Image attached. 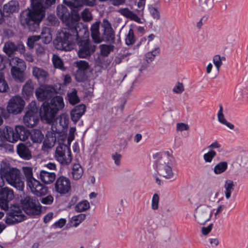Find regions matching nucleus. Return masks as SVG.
<instances>
[{
  "mask_svg": "<svg viewBox=\"0 0 248 248\" xmlns=\"http://www.w3.org/2000/svg\"><path fill=\"white\" fill-rule=\"evenodd\" d=\"M76 21L73 26H69L67 31H62L54 44L57 49L70 51L74 48L75 41L78 38H89V32L87 27Z\"/></svg>",
  "mask_w": 248,
  "mask_h": 248,
  "instance_id": "nucleus-1",
  "label": "nucleus"
},
{
  "mask_svg": "<svg viewBox=\"0 0 248 248\" xmlns=\"http://www.w3.org/2000/svg\"><path fill=\"white\" fill-rule=\"evenodd\" d=\"M31 9L23 11L20 15V22L24 28L31 31H35L45 14L43 0H31Z\"/></svg>",
  "mask_w": 248,
  "mask_h": 248,
  "instance_id": "nucleus-2",
  "label": "nucleus"
},
{
  "mask_svg": "<svg viewBox=\"0 0 248 248\" xmlns=\"http://www.w3.org/2000/svg\"><path fill=\"white\" fill-rule=\"evenodd\" d=\"M157 173L166 179H174L173 169L174 158L169 152L157 153L154 155Z\"/></svg>",
  "mask_w": 248,
  "mask_h": 248,
  "instance_id": "nucleus-3",
  "label": "nucleus"
},
{
  "mask_svg": "<svg viewBox=\"0 0 248 248\" xmlns=\"http://www.w3.org/2000/svg\"><path fill=\"white\" fill-rule=\"evenodd\" d=\"M0 177L17 190H23L24 183L20 170L16 168L12 167L6 160H3L0 163Z\"/></svg>",
  "mask_w": 248,
  "mask_h": 248,
  "instance_id": "nucleus-4",
  "label": "nucleus"
},
{
  "mask_svg": "<svg viewBox=\"0 0 248 248\" xmlns=\"http://www.w3.org/2000/svg\"><path fill=\"white\" fill-rule=\"evenodd\" d=\"M64 107L63 99L61 96L53 97L50 103H43L40 110V116L42 120L46 123L51 124L59 111Z\"/></svg>",
  "mask_w": 248,
  "mask_h": 248,
  "instance_id": "nucleus-5",
  "label": "nucleus"
},
{
  "mask_svg": "<svg viewBox=\"0 0 248 248\" xmlns=\"http://www.w3.org/2000/svg\"><path fill=\"white\" fill-rule=\"evenodd\" d=\"M24 106L25 101L19 95L14 96L9 100L6 110L1 109V114L5 119L8 118L10 114H18L22 111Z\"/></svg>",
  "mask_w": 248,
  "mask_h": 248,
  "instance_id": "nucleus-6",
  "label": "nucleus"
},
{
  "mask_svg": "<svg viewBox=\"0 0 248 248\" xmlns=\"http://www.w3.org/2000/svg\"><path fill=\"white\" fill-rule=\"evenodd\" d=\"M10 65L11 66V73L13 78L16 81L23 82L25 79V62L22 59L15 57L10 59Z\"/></svg>",
  "mask_w": 248,
  "mask_h": 248,
  "instance_id": "nucleus-7",
  "label": "nucleus"
},
{
  "mask_svg": "<svg viewBox=\"0 0 248 248\" xmlns=\"http://www.w3.org/2000/svg\"><path fill=\"white\" fill-rule=\"evenodd\" d=\"M56 14L67 27L74 26L76 21H79L80 18L78 13H70L67 7L62 4L57 6Z\"/></svg>",
  "mask_w": 248,
  "mask_h": 248,
  "instance_id": "nucleus-8",
  "label": "nucleus"
},
{
  "mask_svg": "<svg viewBox=\"0 0 248 248\" xmlns=\"http://www.w3.org/2000/svg\"><path fill=\"white\" fill-rule=\"evenodd\" d=\"M5 211H7L5 217V223L9 225L21 222L26 219V216L19 205H13Z\"/></svg>",
  "mask_w": 248,
  "mask_h": 248,
  "instance_id": "nucleus-9",
  "label": "nucleus"
},
{
  "mask_svg": "<svg viewBox=\"0 0 248 248\" xmlns=\"http://www.w3.org/2000/svg\"><path fill=\"white\" fill-rule=\"evenodd\" d=\"M22 209L27 214L39 215L41 213V208L38 201L36 198L26 196L21 200Z\"/></svg>",
  "mask_w": 248,
  "mask_h": 248,
  "instance_id": "nucleus-10",
  "label": "nucleus"
},
{
  "mask_svg": "<svg viewBox=\"0 0 248 248\" xmlns=\"http://www.w3.org/2000/svg\"><path fill=\"white\" fill-rule=\"evenodd\" d=\"M212 216V211L210 206L201 204L195 209L194 218L195 221L201 225L209 221Z\"/></svg>",
  "mask_w": 248,
  "mask_h": 248,
  "instance_id": "nucleus-11",
  "label": "nucleus"
},
{
  "mask_svg": "<svg viewBox=\"0 0 248 248\" xmlns=\"http://www.w3.org/2000/svg\"><path fill=\"white\" fill-rule=\"evenodd\" d=\"M55 157L63 165L69 164L72 161V155L70 148L66 144L60 143L56 149Z\"/></svg>",
  "mask_w": 248,
  "mask_h": 248,
  "instance_id": "nucleus-12",
  "label": "nucleus"
},
{
  "mask_svg": "<svg viewBox=\"0 0 248 248\" xmlns=\"http://www.w3.org/2000/svg\"><path fill=\"white\" fill-rule=\"evenodd\" d=\"M78 44L79 58H86L90 56L95 50V46L92 44L89 38H83L79 40Z\"/></svg>",
  "mask_w": 248,
  "mask_h": 248,
  "instance_id": "nucleus-13",
  "label": "nucleus"
},
{
  "mask_svg": "<svg viewBox=\"0 0 248 248\" xmlns=\"http://www.w3.org/2000/svg\"><path fill=\"white\" fill-rule=\"evenodd\" d=\"M55 93V89L50 85H41L35 90V95L40 101H46L49 100Z\"/></svg>",
  "mask_w": 248,
  "mask_h": 248,
  "instance_id": "nucleus-14",
  "label": "nucleus"
},
{
  "mask_svg": "<svg viewBox=\"0 0 248 248\" xmlns=\"http://www.w3.org/2000/svg\"><path fill=\"white\" fill-rule=\"evenodd\" d=\"M71 189L70 179L63 176L58 177L54 183V190L60 195H65L69 193Z\"/></svg>",
  "mask_w": 248,
  "mask_h": 248,
  "instance_id": "nucleus-15",
  "label": "nucleus"
},
{
  "mask_svg": "<svg viewBox=\"0 0 248 248\" xmlns=\"http://www.w3.org/2000/svg\"><path fill=\"white\" fill-rule=\"evenodd\" d=\"M14 198L13 190L5 187L0 190V207L1 209L6 210L8 208L9 202Z\"/></svg>",
  "mask_w": 248,
  "mask_h": 248,
  "instance_id": "nucleus-16",
  "label": "nucleus"
},
{
  "mask_svg": "<svg viewBox=\"0 0 248 248\" xmlns=\"http://www.w3.org/2000/svg\"><path fill=\"white\" fill-rule=\"evenodd\" d=\"M39 122L36 108L33 107L28 109L23 117V122L25 125L29 127H33L36 125Z\"/></svg>",
  "mask_w": 248,
  "mask_h": 248,
  "instance_id": "nucleus-17",
  "label": "nucleus"
},
{
  "mask_svg": "<svg viewBox=\"0 0 248 248\" xmlns=\"http://www.w3.org/2000/svg\"><path fill=\"white\" fill-rule=\"evenodd\" d=\"M31 192L37 196L45 195L47 193V188L42 184L38 180L34 179L27 183Z\"/></svg>",
  "mask_w": 248,
  "mask_h": 248,
  "instance_id": "nucleus-18",
  "label": "nucleus"
},
{
  "mask_svg": "<svg viewBox=\"0 0 248 248\" xmlns=\"http://www.w3.org/2000/svg\"><path fill=\"white\" fill-rule=\"evenodd\" d=\"M2 50L7 55L10 57L16 51L20 53H24L25 47L22 44L16 45L12 42L7 41L4 43Z\"/></svg>",
  "mask_w": 248,
  "mask_h": 248,
  "instance_id": "nucleus-19",
  "label": "nucleus"
},
{
  "mask_svg": "<svg viewBox=\"0 0 248 248\" xmlns=\"http://www.w3.org/2000/svg\"><path fill=\"white\" fill-rule=\"evenodd\" d=\"M101 26L103 28V35L106 41L110 43H114L115 34L110 22L107 19H104Z\"/></svg>",
  "mask_w": 248,
  "mask_h": 248,
  "instance_id": "nucleus-20",
  "label": "nucleus"
},
{
  "mask_svg": "<svg viewBox=\"0 0 248 248\" xmlns=\"http://www.w3.org/2000/svg\"><path fill=\"white\" fill-rule=\"evenodd\" d=\"M31 146L30 143H21L16 147V152L19 156L25 160H29L32 158L31 152L29 149Z\"/></svg>",
  "mask_w": 248,
  "mask_h": 248,
  "instance_id": "nucleus-21",
  "label": "nucleus"
},
{
  "mask_svg": "<svg viewBox=\"0 0 248 248\" xmlns=\"http://www.w3.org/2000/svg\"><path fill=\"white\" fill-rule=\"evenodd\" d=\"M86 111V106L83 104H80L75 107L72 109L70 112L72 120L77 123Z\"/></svg>",
  "mask_w": 248,
  "mask_h": 248,
  "instance_id": "nucleus-22",
  "label": "nucleus"
},
{
  "mask_svg": "<svg viewBox=\"0 0 248 248\" xmlns=\"http://www.w3.org/2000/svg\"><path fill=\"white\" fill-rule=\"evenodd\" d=\"M38 178L44 183L49 185L55 180L56 174L54 172H49L46 170H41L38 175Z\"/></svg>",
  "mask_w": 248,
  "mask_h": 248,
  "instance_id": "nucleus-23",
  "label": "nucleus"
},
{
  "mask_svg": "<svg viewBox=\"0 0 248 248\" xmlns=\"http://www.w3.org/2000/svg\"><path fill=\"white\" fill-rule=\"evenodd\" d=\"M32 74L38 81L44 82L49 77V74L46 70L37 66L32 67Z\"/></svg>",
  "mask_w": 248,
  "mask_h": 248,
  "instance_id": "nucleus-24",
  "label": "nucleus"
},
{
  "mask_svg": "<svg viewBox=\"0 0 248 248\" xmlns=\"http://www.w3.org/2000/svg\"><path fill=\"white\" fill-rule=\"evenodd\" d=\"M19 9L18 2L16 0H13L3 6V14L5 16H9L14 13L17 12Z\"/></svg>",
  "mask_w": 248,
  "mask_h": 248,
  "instance_id": "nucleus-25",
  "label": "nucleus"
},
{
  "mask_svg": "<svg viewBox=\"0 0 248 248\" xmlns=\"http://www.w3.org/2000/svg\"><path fill=\"white\" fill-rule=\"evenodd\" d=\"M53 131H56L57 128L54 130L52 127ZM56 134L54 132H48L46 135V138L43 142V147L46 149H50L52 148L56 142Z\"/></svg>",
  "mask_w": 248,
  "mask_h": 248,
  "instance_id": "nucleus-26",
  "label": "nucleus"
},
{
  "mask_svg": "<svg viewBox=\"0 0 248 248\" xmlns=\"http://www.w3.org/2000/svg\"><path fill=\"white\" fill-rule=\"evenodd\" d=\"M100 23L99 21H96L92 25L91 28L92 38L96 43H100L103 40L99 32Z\"/></svg>",
  "mask_w": 248,
  "mask_h": 248,
  "instance_id": "nucleus-27",
  "label": "nucleus"
},
{
  "mask_svg": "<svg viewBox=\"0 0 248 248\" xmlns=\"http://www.w3.org/2000/svg\"><path fill=\"white\" fill-rule=\"evenodd\" d=\"M4 130V141H8L10 142H15L17 141V137L16 135L15 129L10 126H5L3 129Z\"/></svg>",
  "mask_w": 248,
  "mask_h": 248,
  "instance_id": "nucleus-28",
  "label": "nucleus"
},
{
  "mask_svg": "<svg viewBox=\"0 0 248 248\" xmlns=\"http://www.w3.org/2000/svg\"><path fill=\"white\" fill-rule=\"evenodd\" d=\"M119 13L130 20L135 21L139 23H141V19L133 12L130 10L128 8H121L119 10Z\"/></svg>",
  "mask_w": 248,
  "mask_h": 248,
  "instance_id": "nucleus-29",
  "label": "nucleus"
},
{
  "mask_svg": "<svg viewBox=\"0 0 248 248\" xmlns=\"http://www.w3.org/2000/svg\"><path fill=\"white\" fill-rule=\"evenodd\" d=\"M15 131L17 137V140H25L30 135L29 130L22 125H17L15 127Z\"/></svg>",
  "mask_w": 248,
  "mask_h": 248,
  "instance_id": "nucleus-30",
  "label": "nucleus"
},
{
  "mask_svg": "<svg viewBox=\"0 0 248 248\" xmlns=\"http://www.w3.org/2000/svg\"><path fill=\"white\" fill-rule=\"evenodd\" d=\"M224 193L225 197L227 200H229L231 197L232 192L234 191L235 188L234 182L228 179L225 181L224 184Z\"/></svg>",
  "mask_w": 248,
  "mask_h": 248,
  "instance_id": "nucleus-31",
  "label": "nucleus"
},
{
  "mask_svg": "<svg viewBox=\"0 0 248 248\" xmlns=\"http://www.w3.org/2000/svg\"><path fill=\"white\" fill-rule=\"evenodd\" d=\"M217 116L218 121L220 123L225 125L231 129H233L234 128V125L231 123L227 122L225 118L224 115L223 113V107L221 105H219V109L218 111Z\"/></svg>",
  "mask_w": 248,
  "mask_h": 248,
  "instance_id": "nucleus-32",
  "label": "nucleus"
},
{
  "mask_svg": "<svg viewBox=\"0 0 248 248\" xmlns=\"http://www.w3.org/2000/svg\"><path fill=\"white\" fill-rule=\"evenodd\" d=\"M83 170L79 164H74L73 165L72 174L74 180H78L82 176Z\"/></svg>",
  "mask_w": 248,
  "mask_h": 248,
  "instance_id": "nucleus-33",
  "label": "nucleus"
},
{
  "mask_svg": "<svg viewBox=\"0 0 248 248\" xmlns=\"http://www.w3.org/2000/svg\"><path fill=\"white\" fill-rule=\"evenodd\" d=\"M33 89L34 86L32 81L31 79H29L22 88L23 94L26 95L27 97H29L32 94Z\"/></svg>",
  "mask_w": 248,
  "mask_h": 248,
  "instance_id": "nucleus-34",
  "label": "nucleus"
},
{
  "mask_svg": "<svg viewBox=\"0 0 248 248\" xmlns=\"http://www.w3.org/2000/svg\"><path fill=\"white\" fill-rule=\"evenodd\" d=\"M160 52L159 47L156 46L153 50L147 52L145 54V58L146 61L148 63H150L154 60L155 57L158 56Z\"/></svg>",
  "mask_w": 248,
  "mask_h": 248,
  "instance_id": "nucleus-35",
  "label": "nucleus"
},
{
  "mask_svg": "<svg viewBox=\"0 0 248 248\" xmlns=\"http://www.w3.org/2000/svg\"><path fill=\"white\" fill-rule=\"evenodd\" d=\"M32 141L33 142L41 143L44 139V134L39 129H34L30 134Z\"/></svg>",
  "mask_w": 248,
  "mask_h": 248,
  "instance_id": "nucleus-36",
  "label": "nucleus"
},
{
  "mask_svg": "<svg viewBox=\"0 0 248 248\" xmlns=\"http://www.w3.org/2000/svg\"><path fill=\"white\" fill-rule=\"evenodd\" d=\"M67 98L69 103L71 105H75L80 101L77 95V91L75 89H72L71 92H68Z\"/></svg>",
  "mask_w": 248,
  "mask_h": 248,
  "instance_id": "nucleus-37",
  "label": "nucleus"
},
{
  "mask_svg": "<svg viewBox=\"0 0 248 248\" xmlns=\"http://www.w3.org/2000/svg\"><path fill=\"white\" fill-rule=\"evenodd\" d=\"M40 39L46 44L49 43L52 40V35L48 28L44 29L41 33Z\"/></svg>",
  "mask_w": 248,
  "mask_h": 248,
  "instance_id": "nucleus-38",
  "label": "nucleus"
},
{
  "mask_svg": "<svg viewBox=\"0 0 248 248\" xmlns=\"http://www.w3.org/2000/svg\"><path fill=\"white\" fill-rule=\"evenodd\" d=\"M114 46L111 45L102 44L99 46L100 54L104 57H107L113 51Z\"/></svg>",
  "mask_w": 248,
  "mask_h": 248,
  "instance_id": "nucleus-39",
  "label": "nucleus"
},
{
  "mask_svg": "<svg viewBox=\"0 0 248 248\" xmlns=\"http://www.w3.org/2000/svg\"><path fill=\"white\" fill-rule=\"evenodd\" d=\"M22 170L27 183L35 179L33 176L32 168L31 167L27 166L23 167Z\"/></svg>",
  "mask_w": 248,
  "mask_h": 248,
  "instance_id": "nucleus-40",
  "label": "nucleus"
},
{
  "mask_svg": "<svg viewBox=\"0 0 248 248\" xmlns=\"http://www.w3.org/2000/svg\"><path fill=\"white\" fill-rule=\"evenodd\" d=\"M90 207L89 202L86 201H82L79 202L75 207V210L77 212L85 211Z\"/></svg>",
  "mask_w": 248,
  "mask_h": 248,
  "instance_id": "nucleus-41",
  "label": "nucleus"
},
{
  "mask_svg": "<svg viewBox=\"0 0 248 248\" xmlns=\"http://www.w3.org/2000/svg\"><path fill=\"white\" fill-rule=\"evenodd\" d=\"M52 62L54 66L56 68H59L62 71H65V68L63 65V62L60 57L57 55L54 54L52 57Z\"/></svg>",
  "mask_w": 248,
  "mask_h": 248,
  "instance_id": "nucleus-42",
  "label": "nucleus"
},
{
  "mask_svg": "<svg viewBox=\"0 0 248 248\" xmlns=\"http://www.w3.org/2000/svg\"><path fill=\"white\" fill-rule=\"evenodd\" d=\"M228 167V164L226 162H221L217 164L214 169L215 173L220 174L225 171Z\"/></svg>",
  "mask_w": 248,
  "mask_h": 248,
  "instance_id": "nucleus-43",
  "label": "nucleus"
},
{
  "mask_svg": "<svg viewBox=\"0 0 248 248\" xmlns=\"http://www.w3.org/2000/svg\"><path fill=\"white\" fill-rule=\"evenodd\" d=\"M136 39L134 34V31L133 29H130L126 35L125 39V44L128 45H132L135 42Z\"/></svg>",
  "mask_w": 248,
  "mask_h": 248,
  "instance_id": "nucleus-44",
  "label": "nucleus"
},
{
  "mask_svg": "<svg viewBox=\"0 0 248 248\" xmlns=\"http://www.w3.org/2000/svg\"><path fill=\"white\" fill-rule=\"evenodd\" d=\"M85 214H80L72 217V220L74 222V226L77 227L81 222L86 218Z\"/></svg>",
  "mask_w": 248,
  "mask_h": 248,
  "instance_id": "nucleus-45",
  "label": "nucleus"
},
{
  "mask_svg": "<svg viewBox=\"0 0 248 248\" xmlns=\"http://www.w3.org/2000/svg\"><path fill=\"white\" fill-rule=\"evenodd\" d=\"M217 153L213 150H210L203 155V159L206 163H211L213 159L216 156Z\"/></svg>",
  "mask_w": 248,
  "mask_h": 248,
  "instance_id": "nucleus-46",
  "label": "nucleus"
},
{
  "mask_svg": "<svg viewBox=\"0 0 248 248\" xmlns=\"http://www.w3.org/2000/svg\"><path fill=\"white\" fill-rule=\"evenodd\" d=\"M82 20L85 22H90L93 19L92 15L88 8L85 9L81 13Z\"/></svg>",
  "mask_w": 248,
  "mask_h": 248,
  "instance_id": "nucleus-47",
  "label": "nucleus"
},
{
  "mask_svg": "<svg viewBox=\"0 0 248 248\" xmlns=\"http://www.w3.org/2000/svg\"><path fill=\"white\" fill-rule=\"evenodd\" d=\"M8 88V86L5 80L4 74L0 73V92H5Z\"/></svg>",
  "mask_w": 248,
  "mask_h": 248,
  "instance_id": "nucleus-48",
  "label": "nucleus"
},
{
  "mask_svg": "<svg viewBox=\"0 0 248 248\" xmlns=\"http://www.w3.org/2000/svg\"><path fill=\"white\" fill-rule=\"evenodd\" d=\"M75 78L78 82H82L87 79V76L85 71L77 70L75 74Z\"/></svg>",
  "mask_w": 248,
  "mask_h": 248,
  "instance_id": "nucleus-49",
  "label": "nucleus"
},
{
  "mask_svg": "<svg viewBox=\"0 0 248 248\" xmlns=\"http://www.w3.org/2000/svg\"><path fill=\"white\" fill-rule=\"evenodd\" d=\"M213 62L215 64L217 73L219 72L220 68L222 65V62H221V56L219 55H216L213 57Z\"/></svg>",
  "mask_w": 248,
  "mask_h": 248,
  "instance_id": "nucleus-50",
  "label": "nucleus"
},
{
  "mask_svg": "<svg viewBox=\"0 0 248 248\" xmlns=\"http://www.w3.org/2000/svg\"><path fill=\"white\" fill-rule=\"evenodd\" d=\"M68 123L69 118L67 115L62 114L60 116L59 124L62 128H65L67 127Z\"/></svg>",
  "mask_w": 248,
  "mask_h": 248,
  "instance_id": "nucleus-51",
  "label": "nucleus"
},
{
  "mask_svg": "<svg viewBox=\"0 0 248 248\" xmlns=\"http://www.w3.org/2000/svg\"><path fill=\"white\" fill-rule=\"evenodd\" d=\"M64 2L65 4L71 8H77L81 7L80 0H64Z\"/></svg>",
  "mask_w": 248,
  "mask_h": 248,
  "instance_id": "nucleus-52",
  "label": "nucleus"
},
{
  "mask_svg": "<svg viewBox=\"0 0 248 248\" xmlns=\"http://www.w3.org/2000/svg\"><path fill=\"white\" fill-rule=\"evenodd\" d=\"M40 39V36L38 35H34L32 36L31 37H29L27 41L28 46L31 48H32L34 47V43L39 40Z\"/></svg>",
  "mask_w": 248,
  "mask_h": 248,
  "instance_id": "nucleus-53",
  "label": "nucleus"
},
{
  "mask_svg": "<svg viewBox=\"0 0 248 248\" xmlns=\"http://www.w3.org/2000/svg\"><path fill=\"white\" fill-rule=\"evenodd\" d=\"M77 66L78 68V70L85 71L89 67L88 63L85 61H79L77 62Z\"/></svg>",
  "mask_w": 248,
  "mask_h": 248,
  "instance_id": "nucleus-54",
  "label": "nucleus"
},
{
  "mask_svg": "<svg viewBox=\"0 0 248 248\" xmlns=\"http://www.w3.org/2000/svg\"><path fill=\"white\" fill-rule=\"evenodd\" d=\"M159 198L157 194H154L152 200V208L153 210H156L158 208Z\"/></svg>",
  "mask_w": 248,
  "mask_h": 248,
  "instance_id": "nucleus-55",
  "label": "nucleus"
},
{
  "mask_svg": "<svg viewBox=\"0 0 248 248\" xmlns=\"http://www.w3.org/2000/svg\"><path fill=\"white\" fill-rule=\"evenodd\" d=\"M47 20L49 23L53 26H58L59 21L54 15H50L47 16Z\"/></svg>",
  "mask_w": 248,
  "mask_h": 248,
  "instance_id": "nucleus-56",
  "label": "nucleus"
},
{
  "mask_svg": "<svg viewBox=\"0 0 248 248\" xmlns=\"http://www.w3.org/2000/svg\"><path fill=\"white\" fill-rule=\"evenodd\" d=\"M149 11L154 18L159 19L160 17L159 13L158 10L152 6H149Z\"/></svg>",
  "mask_w": 248,
  "mask_h": 248,
  "instance_id": "nucleus-57",
  "label": "nucleus"
},
{
  "mask_svg": "<svg viewBox=\"0 0 248 248\" xmlns=\"http://www.w3.org/2000/svg\"><path fill=\"white\" fill-rule=\"evenodd\" d=\"M184 91V86L182 83L177 82L173 89V91L176 93H181Z\"/></svg>",
  "mask_w": 248,
  "mask_h": 248,
  "instance_id": "nucleus-58",
  "label": "nucleus"
},
{
  "mask_svg": "<svg viewBox=\"0 0 248 248\" xmlns=\"http://www.w3.org/2000/svg\"><path fill=\"white\" fill-rule=\"evenodd\" d=\"M54 201L53 197L50 195L40 199L41 202L44 204H50Z\"/></svg>",
  "mask_w": 248,
  "mask_h": 248,
  "instance_id": "nucleus-59",
  "label": "nucleus"
},
{
  "mask_svg": "<svg viewBox=\"0 0 248 248\" xmlns=\"http://www.w3.org/2000/svg\"><path fill=\"white\" fill-rule=\"evenodd\" d=\"M189 128V125L187 124L183 123H178L176 126V130L179 131H183L184 130H187Z\"/></svg>",
  "mask_w": 248,
  "mask_h": 248,
  "instance_id": "nucleus-60",
  "label": "nucleus"
},
{
  "mask_svg": "<svg viewBox=\"0 0 248 248\" xmlns=\"http://www.w3.org/2000/svg\"><path fill=\"white\" fill-rule=\"evenodd\" d=\"M112 157L114 161V163L116 165H120L121 163V159L122 158V155L121 154H118L117 153H115L113 154L112 155Z\"/></svg>",
  "mask_w": 248,
  "mask_h": 248,
  "instance_id": "nucleus-61",
  "label": "nucleus"
},
{
  "mask_svg": "<svg viewBox=\"0 0 248 248\" xmlns=\"http://www.w3.org/2000/svg\"><path fill=\"white\" fill-rule=\"evenodd\" d=\"M7 63L6 57L0 54V71L3 70L6 67V64Z\"/></svg>",
  "mask_w": 248,
  "mask_h": 248,
  "instance_id": "nucleus-62",
  "label": "nucleus"
},
{
  "mask_svg": "<svg viewBox=\"0 0 248 248\" xmlns=\"http://www.w3.org/2000/svg\"><path fill=\"white\" fill-rule=\"evenodd\" d=\"M66 222V220L65 219H64V218H61L58 221L56 222L53 224V227L55 228H61L63 226H64V225L65 224Z\"/></svg>",
  "mask_w": 248,
  "mask_h": 248,
  "instance_id": "nucleus-63",
  "label": "nucleus"
},
{
  "mask_svg": "<svg viewBox=\"0 0 248 248\" xmlns=\"http://www.w3.org/2000/svg\"><path fill=\"white\" fill-rule=\"evenodd\" d=\"M213 225V224H210L207 227H203L202 228V234L204 235L208 234L212 229Z\"/></svg>",
  "mask_w": 248,
  "mask_h": 248,
  "instance_id": "nucleus-64",
  "label": "nucleus"
}]
</instances>
